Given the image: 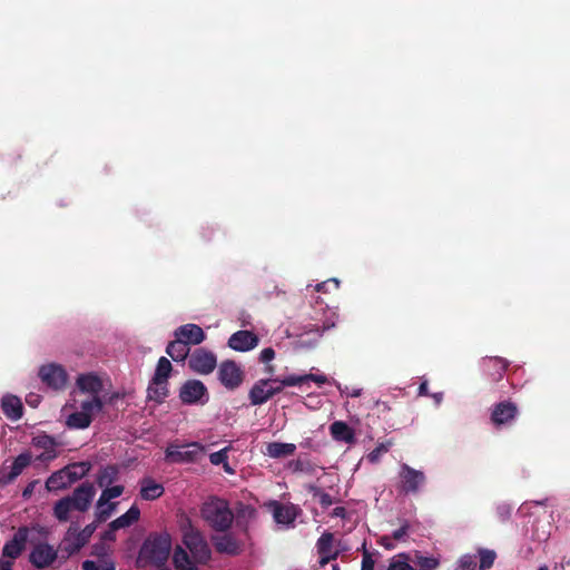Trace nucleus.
<instances>
[{
	"mask_svg": "<svg viewBox=\"0 0 570 570\" xmlns=\"http://www.w3.org/2000/svg\"><path fill=\"white\" fill-rule=\"evenodd\" d=\"M296 445L293 443L271 442L266 444L264 454L274 459L291 456L295 453Z\"/></svg>",
	"mask_w": 570,
	"mask_h": 570,
	"instance_id": "cd10ccee",
	"label": "nucleus"
},
{
	"mask_svg": "<svg viewBox=\"0 0 570 570\" xmlns=\"http://www.w3.org/2000/svg\"><path fill=\"white\" fill-rule=\"evenodd\" d=\"M32 549L29 553L28 560L35 569H47L53 566L58 559V548H53L46 543V541H32Z\"/></svg>",
	"mask_w": 570,
	"mask_h": 570,
	"instance_id": "423d86ee",
	"label": "nucleus"
},
{
	"mask_svg": "<svg viewBox=\"0 0 570 570\" xmlns=\"http://www.w3.org/2000/svg\"><path fill=\"white\" fill-rule=\"evenodd\" d=\"M205 451V446L198 442H193L183 446L169 444L165 451V460L170 464H181V462H196Z\"/></svg>",
	"mask_w": 570,
	"mask_h": 570,
	"instance_id": "0eeeda50",
	"label": "nucleus"
},
{
	"mask_svg": "<svg viewBox=\"0 0 570 570\" xmlns=\"http://www.w3.org/2000/svg\"><path fill=\"white\" fill-rule=\"evenodd\" d=\"M340 287V281L337 278H327L325 282L318 283L314 286V289L317 293H330V291H335Z\"/></svg>",
	"mask_w": 570,
	"mask_h": 570,
	"instance_id": "49530a36",
	"label": "nucleus"
},
{
	"mask_svg": "<svg viewBox=\"0 0 570 570\" xmlns=\"http://www.w3.org/2000/svg\"><path fill=\"white\" fill-rule=\"evenodd\" d=\"M183 544L198 563H207L210 560V547L200 531L191 523L183 529Z\"/></svg>",
	"mask_w": 570,
	"mask_h": 570,
	"instance_id": "20e7f679",
	"label": "nucleus"
},
{
	"mask_svg": "<svg viewBox=\"0 0 570 570\" xmlns=\"http://www.w3.org/2000/svg\"><path fill=\"white\" fill-rule=\"evenodd\" d=\"M289 468H292L294 472H312L313 470L311 461L302 459L292 460L289 462Z\"/></svg>",
	"mask_w": 570,
	"mask_h": 570,
	"instance_id": "09e8293b",
	"label": "nucleus"
},
{
	"mask_svg": "<svg viewBox=\"0 0 570 570\" xmlns=\"http://www.w3.org/2000/svg\"><path fill=\"white\" fill-rule=\"evenodd\" d=\"M81 411L92 417L94 413L100 412L104 409V402L100 397L94 396L91 400L81 402Z\"/></svg>",
	"mask_w": 570,
	"mask_h": 570,
	"instance_id": "a19ab883",
	"label": "nucleus"
},
{
	"mask_svg": "<svg viewBox=\"0 0 570 570\" xmlns=\"http://www.w3.org/2000/svg\"><path fill=\"white\" fill-rule=\"evenodd\" d=\"M39 377L46 386L53 390H61L66 387L68 375L63 366L58 364H47L39 368Z\"/></svg>",
	"mask_w": 570,
	"mask_h": 570,
	"instance_id": "9b49d317",
	"label": "nucleus"
},
{
	"mask_svg": "<svg viewBox=\"0 0 570 570\" xmlns=\"http://www.w3.org/2000/svg\"><path fill=\"white\" fill-rule=\"evenodd\" d=\"M166 352L174 362H184L190 353V346H188L179 336L176 340L168 343Z\"/></svg>",
	"mask_w": 570,
	"mask_h": 570,
	"instance_id": "c85d7f7f",
	"label": "nucleus"
},
{
	"mask_svg": "<svg viewBox=\"0 0 570 570\" xmlns=\"http://www.w3.org/2000/svg\"><path fill=\"white\" fill-rule=\"evenodd\" d=\"M330 432L336 442L355 443V431L344 421H334L330 425Z\"/></svg>",
	"mask_w": 570,
	"mask_h": 570,
	"instance_id": "412c9836",
	"label": "nucleus"
},
{
	"mask_svg": "<svg viewBox=\"0 0 570 570\" xmlns=\"http://www.w3.org/2000/svg\"><path fill=\"white\" fill-rule=\"evenodd\" d=\"M275 356V352L272 346L264 347L263 351H261V363H269Z\"/></svg>",
	"mask_w": 570,
	"mask_h": 570,
	"instance_id": "5fc2aeb1",
	"label": "nucleus"
},
{
	"mask_svg": "<svg viewBox=\"0 0 570 570\" xmlns=\"http://www.w3.org/2000/svg\"><path fill=\"white\" fill-rule=\"evenodd\" d=\"M387 570H413L406 560H393Z\"/></svg>",
	"mask_w": 570,
	"mask_h": 570,
	"instance_id": "603ef678",
	"label": "nucleus"
},
{
	"mask_svg": "<svg viewBox=\"0 0 570 570\" xmlns=\"http://www.w3.org/2000/svg\"><path fill=\"white\" fill-rule=\"evenodd\" d=\"M273 382H282L283 386H303L305 384V375H288L283 379L275 377Z\"/></svg>",
	"mask_w": 570,
	"mask_h": 570,
	"instance_id": "a18cd8bd",
	"label": "nucleus"
},
{
	"mask_svg": "<svg viewBox=\"0 0 570 570\" xmlns=\"http://www.w3.org/2000/svg\"><path fill=\"white\" fill-rule=\"evenodd\" d=\"M32 445L45 450V453L40 455L41 460H51L57 456L56 446L58 443L52 435L46 433L36 435L32 438Z\"/></svg>",
	"mask_w": 570,
	"mask_h": 570,
	"instance_id": "4be33fe9",
	"label": "nucleus"
},
{
	"mask_svg": "<svg viewBox=\"0 0 570 570\" xmlns=\"http://www.w3.org/2000/svg\"><path fill=\"white\" fill-rule=\"evenodd\" d=\"M510 363L500 356H490L483 360V367L492 381H500Z\"/></svg>",
	"mask_w": 570,
	"mask_h": 570,
	"instance_id": "6ab92c4d",
	"label": "nucleus"
},
{
	"mask_svg": "<svg viewBox=\"0 0 570 570\" xmlns=\"http://www.w3.org/2000/svg\"><path fill=\"white\" fill-rule=\"evenodd\" d=\"M259 343L258 335L252 331L240 330L232 334L228 346L237 352H248Z\"/></svg>",
	"mask_w": 570,
	"mask_h": 570,
	"instance_id": "f3484780",
	"label": "nucleus"
},
{
	"mask_svg": "<svg viewBox=\"0 0 570 570\" xmlns=\"http://www.w3.org/2000/svg\"><path fill=\"white\" fill-rule=\"evenodd\" d=\"M417 567L420 570H435L439 567V561L435 558L420 557L417 559Z\"/></svg>",
	"mask_w": 570,
	"mask_h": 570,
	"instance_id": "8fccbe9b",
	"label": "nucleus"
},
{
	"mask_svg": "<svg viewBox=\"0 0 570 570\" xmlns=\"http://www.w3.org/2000/svg\"><path fill=\"white\" fill-rule=\"evenodd\" d=\"M14 560L1 556L0 558V570H13Z\"/></svg>",
	"mask_w": 570,
	"mask_h": 570,
	"instance_id": "052dcab7",
	"label": "nucleus"
},
{
	"mask_svg": "<svg viewBox=\"0 0 570 570\" xmlns=\"http://www.w3.org/2000/svg\"><path fill=\"white\" fill-rule=\"evenodd\" d=\"M77 386L82 392L98 396L102 390V381L95 374H82L77 377Z\"/></svg>",
	"mask_w": 570,
	"mask_h": 570,
	"instance_id": "bb28decb",
	"label": "nucleus"
},
{
	"mask_svg": "<svg viewBox=\"0 0 570 570\" xmlns=\"http://www.w3.org/2000/svg\"><path fill=\"white\" fill-rule=\"evenodd\" d=\"M179 400L185 404L205 403L208 401V390L204 383L197 379L187 380L178 393Z\"/></svg>",
	"mask_w": 570,
	"mask_h": 570,
	"instance_id": "1a4fd4ad",
	"label": "nucleus"
},
{
	"mask_svg": "<svg viewBox=\"0 0 570 570\" xmlns=\"http://www.w3.org/2000/svg\"><path fill=\"white\" fill-rule=\"evenodd\" d=\"M498 514L502 522H505L511 517V507L507 504H501L498 507Z\"/></svg>",
	"mask_w": 570,
	"mask_h": 570,
	"instance_id": "13d9d810",
	"label": "nucleus"
},
{
	"mask_svg": "<svg viewBox=\"0 0 570 570\" xmlns=\"http://www.w3.org/2000/svg\"><path fill=\"white\" fill-rule=\"evenodd\" d=\"M227 448L220 449L215 453L209 454V463L213 465H222L228 459Z\"/></svg>",
	"mask_w": 570,
	"mask_h": 570,
	"instance_id": "3c124183",
	"label": "nucleus"
},
{
	"mask_svg": "<svg viewBox=\"0 0 570 570\" xmlns=\"http://www.w3.org/2000/svg\"><path fill=\"white\" fill-rule=\"evenodd\" d=\"M397 475V490L405 494H416L428 481L424 471L414 469L406 463L400 465Z\"/></svg>",
	"mask_w": 570,
	"mask_h": 570,
	"instance_id": "39448f33",
	"label": "nucleus"
},
{
	"mask_svg": "<svg viewBox=\"0 0 570 570\" xmlns=\"http://www.w3.org/2000/svg\"><path fill=\"white\" fill-rule=\"evenodd\" d=\"M476 559V556H462L456 562V570H475L478 568Z\"/></svg>",
	"mask_w": 570,
	"mask_h": 570,
	"instance_id": "c03bdc74",
	"label": "nucleus"
},
{
	"mask_svg": "<svg viewBox=\"0 0 570 570\" xmlns=\"http://www.w3.org/2000/svg\"><path fill=\"white\" fill-rule=\"evenodd\" d=\"M82 570H116L115 562L111 560H85L82 562Z\"/></svg>",
	"mask_w": 570,
	"mask_h": 570,
	"instance_id": "58836bf2",
	"label": "nucleus"
},
{
	"mask_svg": "<svg viewBox=\"0 0 570 570\" xmlns=\"http://www.w3.org/2000/svg\"><path fill=\"white\" fill-rule=\"evenodd\" d=\"M309 491L314 493V497H318V501L323 508H327L334 503V499L330 493L324 492L316 487H311Z\"/></svg>",
	"mask_w": 570,
	"mask_h": 570,
	"instance_id": "de8ad7c7",
	"label": "nucleus"
},
{
	"mask_svg": "<svg viewBox=\"0 0 570 570\" xmlns=\"http://www.w3.org/2000/svg\"><path fill=\"white\" fill-rule=\"evenodd\" d=\"M479 570H489L493 567L497 559V552L491 549H479Z\"/></svg>",
	"mask_w": 570,
	"mask_h": 570,
	"instance_id": "f704fd0d",
	"label": "nucleus"
},
{
	"mask_svg": "<svg viewBox=\"0 0 570 570\" xmlns=\"http://www.w3.org/2000/svg\"><path fill=\"white\" fill-rule=\"evenodd\" d=\"M173 563L176 570H198V562L179 546L174 549Z\"/></svg>",
	"mask_w": 570,
	"mask_h": 570,
	"instance_id": "b1692460",
	"label": "nucleus"
},
{
	"mask_svg": "<svg viewBox=\"0 0 570 570\" xmlns=\"http://www.w3.org/2000/svg\"><path fill=\"white\" fill-rule=\"evenodd\" d=\"M200 517L215 531H228L234 522V513L228 501L220 497H209L200 507Z\"/></svg>",
	"mask_w": 570,
	"mask_h": 570,
	"instance_id": "7ed1b4c3",
	"label": "nucleus"
},
{
	"mask_svg": "<svg viewBox=\"0 0 570 570\" xmlns=\"http://www.w3.org/2000/svg\"><path fill=\"white\" fill-rule=\"evenodd\" d=\"M26 402L32 406V407H36L37 404L39 403V396L38 395H35V394H30L26 397Z\"/></svg>",
	"mask_w": 570,
	"mask_h": 570,
	"instance_id": "0e129e2a",
	"label": "nucleus"
},
{
	"mask_svg": "<svg viewBox=\"0 0 570 570\" xmlns=\"http://www.w3.org/2000/svg\"><path fill=\"white\" fill-rule=\"evenodd\" d=\"M116 508V503L107 502L106 505H99V500L96 503V522L102 523L109 519Z\"/></svg>",
	"mask_w": 570,
	"mask_h": 570,
	"instance_id": "ea45409f",
	"label": "nucleus"
},
{
	"mask_svg": "<svg viewBox=\"0 0 570 570\" xmlns=\"http://www.w3.org/2000/svg\"><path fill=\"white\" fill-rule=\"evenodd\" d=\"M337 557V552H334L333 554H325L321 556V564L324 567L325 563H327L331 560H335Z\"/></svg>",
	"mask_w": 570,
	"mask_h": 570,
	"instance_id": "338daca9",
	"label": "nucleus"
},
{
	"mask_svg": "<svg viewBox=\"0 0 570 570\" xmlns=\"http://www.w3.org/2000/svg\"><path fill=\"white\" fill-rule=\"evenodd\" d=\"M169 390L167 385H154L147 389L148 399L158 403L163 402L168 396Z\"/></svg>",
	"mask_w": 570,
	"mask_h": 570,
	"instance_id": "37998d69",
	"label": "nucleus"
},
{
	"mask_svg": "<svg viewBox=\"0 0 570 570\" xmlns=\"http://www.w3.org/2000/svg\"><path fill=\"white\" fill-rule=\"evenodd\" d=\"M91 423V416H89L86 412L78 411L71 413L68 416L67 424L72 428L83 429L89 426Z\"/></svg>",
	"mask_w": 570,
	"mask_h": 570,
	"instance_id": "c9c22d12",
	"label": "nucleus"
},
{
	"mask_svg": "<svg viewBox=\"0 0 570 570\" xmlns=\"http://www.w3.org/2000/svg\"><path fill=\"white\" fill-rule=\"evenodd\" d=\"M271 382H273V379H261L255 382L248 393L252 406H261V404L266 403L272 399L271 391L268 389Z\"/></svg>",
	"mask_w": 570,
	"mask_h": 570,
	"instance_id": "a211bd4d",
	"label": "nucleus"
},
{
	"mask_svg": "<svg viewBox=\"0 0 570 570\" xmlns=\"http://www.w3.org/2000/svg\"><path fill=\"white\" fill-rule=\"evenodd\" d=\"M94 483L85 481L69 495L53 503V515L59 522H67L71 511L86 512L96 495Z\"/></svg>",
	"mask_w": 570,
	"mask_h": 570,
	"instance_id": "f257e3e1",
	"label": "nucleus"
},
{
	"mask_svg": "<svg viewBox=\"0 0 570 570\" xmlns=\"http://www.w3.org/2000/svg\"><path fill=\"white\" fill-rule=\"evenodd\" d=\"M117 529L111 528V522L108 525V529L104 532L102 538L107 540H115V532Z\"/></svg>",
	"mask_w": 570,
	"mask_h": 570,
	"instance_id": "680f3d73",
	"label": "nucleus"
},
{
	"mask_svg": "<svg viewBox=\"0 0 570 570\" xmlns=\"http://www.w3.org/2000/svg\"><path fill=\"white\" fill-rule=\"evenodd\" d=\"M125 488L121 485L116 487H105V490L101 492L99 497V505H106L107 502L112 500V498H117L122 494Z\"/></svg>",
	"mask_w": 570,
	"mask_h": 570,
	"instance_id": "79ce46f5",
	"label": "nucleus"
},
{
	"mask_svg": "<svg viewBox=\"0 0 570 570\" xmlns=\"http://www.w3.org/2000/svg\"><path fill=\"white\" fill-rule=\"evenodd\" d=\"M140 515V511L137 504H132L128 508L126 513L117 517L115 521L111 522L112 529H121L127 528L136 522H138Z\"/></svg>",
	"mask_w": 570,
	"mask_h": 570,
	"instance_id": "2f4dec72",
	"label": "nucleus"
},
{
	"mask_svg": "<svg viewBox=\"0 0 570 570\" xmlns=\"http://www.w3.org/2000/svg\"><path fill=\"white\" fill-rule=\"evenodd\" d=\"M31 455L29 453H22L14 458L10 471L7 475L0 476V483H9L14 481L22 471L31 464Z\"/></svg>",
	"mask_w": 570,
	"mask_h": 570,
	"instance_id": "393cba45",
	"label": "nucleus"
},
{
	"mask_svg": "<svg viewBox=\"0 0 570 570\" xmlns=\"http://www.w3.org/2000/svg\"><path fill=\"white\" fill-rule=\"evenodd\" d=\"M30 528L20 527L10 540L6 541L2 547V556L9 559H18L26 550L27 541L29 540Z\"/></svg>",
	"mask_w": 570,
	"mask_h": 570,
	"instance_id": "f8f14e48",
	"label": "nucleus"
},
{
	"mask_svg": "<svg viewBox=\"0 0 570 570\" xmlns=\"http://www.w3.org/2000/svg\"><path fill=\"white\" fill-rule=\"evenodd\" d=\"M333 542H334V534L330 532L323 533L317 542V551L320 556H325V553H334L333 552Z\"/></svg>",
	"mask_w": 570,
	"mask_h": 570,
	"instance_id": "e433bc0d",
	"label": "nucleus"
},
{
	"mask_svg": "<svg viewBox=\"0 0 570 570\" xmlns=\"http://www.w3.org/2000/svg\"><path fill=\"white\" fill-rule=\"evenodd\" d=\"M1 409L4 415L11 420H20L23 415V405L19 397L14 395H6L2 397Z\"/></svg>",
	"mask_w": 570,
	"mask_h": 570,
	"instance_id": "5701e85b",
	"label": "nucleus"
},
{
	"mask_svg": "<svg viewBox=\"0 0 570 570\" xmlns=\"http://www.w3.org/2000/svg\"><path fill=\"white\" fill-rule=\"evenodd\" d=\"M217 376L224 387L234 391L242 386L245 374L240 365L227 358L219 363Z\"/></svg>",
	"mask_w": 570,
	"mask_h": 570,
	"instance_id": "6e6552de",
	"label": "nucleus"
},
{
	"mask_svg": "<svg viewBox=\"0 0 570 570\" xmlns=\"http://www.w3.org/2000/svg\"><path fill=\"white\" fill-rule=\"evenodd\" d=\"M118 478V469L116 465H107L106 468L101 469L96 478V482L99 488L109 487V484H112L115 481H117Z\"/></svg>",
	"mask_w": 570,
	"mask_h": 570,
	"instance_id": "72a5a7b5",
	"label": "nucleus"
},
{
	"mask_svg": "<svg viewBox=\"0 0 570 570\" xmlns=\"http://www.w3.org/2000/svg\"><path fill=\"white\" fill-rule=\"evenodd\" d=\"M70 484L66 468L55 471L45 482V487L48 491L63 490L70 487Z\"/></svg>",
	"mask_w": 570,
	"mask_h": 570,
	"instance_id": "c756f323",
	"label": "nucleus"
},
{
	"mask_svg": "<svg viewBox=\"0 0 570 570\" xmlns=\"http://www.w3.org/2000/svg\"><path fill=\"white\" fill-rule=\"evenodd\" d=\"M99 523H97V519L95 520V522L90 523V524H87L83 527V529L80 530L82 537L85 538V540L88 542L89 539L92 537V534L95 533V531L97 530V525Z\"/></svg>",
	"mask_w": 570,
	"mask_h": 570,
	"instance_id": "864d4df0",
	"label": "nucleus"
},
{
	"mask_svg": "<svg viewBox=\"0 0 570 570\" xmlns=\"http://www.w3.org/2000/svg\"><path fill=\"white\" fill-rule=\"evenodd\" d=\"M519 414V409L514 402L501 401L497 403L490 415L491 422L495 426L511 424Z\"/></svg>",
	"mask_w": 570,
	"mask_h": 570,
	"instance_id": "2eb2a0df",
	"label": "nucleus"
},
{
	"mask_svg": "<svg viewBox=\"0 0 570 570\" xmlns=\"http://www.w3.org/2000/svg\"><path fill=\"white\" fill-rule=\"evenodd\" d=\"M392 537H383L382 540H381V544L385 548V549H394V544L392 542Z\"/></svg>",
	"mask_w": 570,
	"mask_h": 570,
	"instance_id": "69168bd1",
	"label": "nucleus"
},
{
	"mask_svg": "<svg viewBox=\"0 0 570 570\" xmlns=\"http://www.w3.org/2000/svg\"><path fill=\"white\" fill-rule=\"evenodd\" d=\"M362 570H375V561L371 557L368 552L365 551L363 561H362Z\"/></svg>",
	"mask_w": 570,
	"mask_h": 570,
	"instance_id": "4d7b16f0",
	"label": "nucleus"
},
{
	"mask_svg": "<svg viewBox=\"0 0 570 570\" xmlns=\"http://www.w3.org/2000/svg\"><path fill=\"white\" fill-rule=\"evenodd\" d=\"M417 392H419V395H421V396H426V395H429V383H428V381H423V382L420 384V386H419V389H417Z\"/></svg>",
	"mask_w": 570,
	"mask_h": 570,
	"instance_id": "e2e57ef3",
	"label": "nucleus"
},
{
	"mask_svg": "<svg viewBox=\"0 0 570 570\" xmlns=\"http://www.w3.org/2000/svg\"><path fill=\"white\" fill-rule=\"evenodd\" d=\"M189 368L200 375H209L217 366V356L204 347H197L189 355Z\"/></svg>",
	"mask_w": 570,
	"mask_h": 570,
	"instance_id": "9d476101",
	"label": "nucleus"
},
{
	"mask_svg": "<svg viewBox=\"0 0 570 570\" xmlns=\"http://www.w3.org/2000/svg\"><path fill=\"white\" fill-rule=\"evenodd\" d=\"M66 468L70 483L76 482L85 478L91 469V464L88 461H80L79 463L69 464Z\"/></svg>",
	"mask_w": 570,
	"mask_h": 570,
	"instance_id": "473e14b6",
	"label": "nucleus"
},
{
	"mask_svg": "<svg viewBox=\"0 0 570 570\" xmlns=\"http://www.w3.org/2000/svg\"><path fill=\"white\" fill-rule=\"evenodd\" d=\"M175 336L181 337L184 342L189 346V344L197 345L204 342L206 334L198 325L188 323L187 325L179 326L175 331Z\"/></svg>",
	"mask_w": 570,
	"mask_h": 570,
	"instance_id": "aec40b11",
	"label": "nucleus"
},
{
	"mask_svg": "<svg viewBox=\"0 0 570 570\" xmlns=\"http://www.w3.org/2000/svg\"><path fill=\"white\" fill-rule=\"evenodd\" d=\"M269 507L275 522L283 525H293L295 519L302 513L299 507L293 503L272 501Z\"/></svg>",
	"mask_w": 570,
	"mask_h": 570,
	"instance_id": "4468645a",
	"label": "nucleus"
},
{
	"mask_svg": "<svg viewBox=\"0 0 570 570\" xmlns=\"http://www.w3.org/2000/svg\"><path fill=\"white\" fill-rule=\"evenodd\" d=\"M165 489L161 483L155 481L151 478H144L140 481V491L139 494L142 500L154 501L157 500L163 493Z\"/></svg>",
	"mask_w": 570,
	"mask_h": 570,
	"instance_id": "a878e982",
	"label": "nucleus"
},
{
	"mask_svg": "<svg viewBox=\"0 0 570 570\" xmlns=\"http://www.w3.org/2000/svg\"><path fill=\"white\" fill-rule=\"evenodd\" d=\"M86 544L87 541L82 537L78 527L71 524L59 544V550L65 552V558H69L73 556V553H77L81 548L86 547Z\"/></svg>",
	"mask_w": 570,
	"mask_h": 570,
	"instance_id": "dca6fc26",
	"label": "nucleus"
},
{
	"mask_svg": "<svg viewBox=\"0 0 570 570\" xmlns=\"http://www.w3.org/2000/svg\"><path fill=\"white\" fill-rule=\"evenodd\" d=\"M223 534L212 535L210 541L215 550L226 556L236 557L240 556L243 546L234 534L222 532Z\"/></svg>",
	"mask_w": 570,
	"mask_h": 570,
	"instance_id": "ddd939ff",
	"label": "nucleus"
},
{
	"mask_svg": "<svg viewBox=\"0 0 570 570\" xmlns=\"http://www.w3.org/2000/svg\"><path fill=\"white\" fill-rule=\"evenodd\" d=\"M277 384H278L277 386H269L268 385L272 399L274 397V395H277V393H281L284 390V386H283L282 383H277Z\"/></svg>",
	"mask_w": 570,
	"mask_h": 570,
	"instance_id": "774afa93",
	"label": "nucleus"
},
{
	"mask_svg": "<svg viewBox=\"0 0 570 570\" xmlns=\"http://www.w3.org/2000/svg\"><path fill=\"white\" fill-rule=\"evenodd\" d=\"M394 442L392 439H389L385 442L379 443L375 449L371 451V453L367 454V460L375 464V462H379L381 456L383 454H386L390 449L393 446Z\"/></svg>",
	"mask_w": 570,
	"mask_h": 570,
	"instance_id": "4c0bfd02",
	"label": "nucleus"
},
{
	"mask_svg": "<svg viewBox=\"0 0 570 570\" xmlns=\"http://www.w3.org/2000/svg\"><path fill=\"white\" fill-rule=\"evenodd\" d=\"M171 364L166 356H160L158 358V364L155 371V375L151 380L153 385H168V379L171 373Z\"/></svg>",
	"mask_w": 570,
	"mask_h": 570,
	"instance_id": "7c9ffc66",
	"label": "nucleus"
},
{
	"mask_svg": "<svg viewBox=\"0 0 570 570\" xmlns=\"http://www.w3.org/2000/svg\"><path fill=\"white\" fill-rule=\"evenodd\" d=\"M314 381L318 385L326 383L327 377L325 375L305 374V382Z\"/></svg>",
	"mask_w": 570,
	"mask_h": 570,
	"instance_id": "bf43d9fd",
	"label": "nucleus"
},
{
	"mask_svg": "<svg viewBox=\"0 0 570 570\" xmlns=\"http://www.w3.org/2000/svg\"><path fill=\"white\" fill-rule=\"evenodd\" d=\"M409 524L405 522L400 528L393 531L392 538L394 540H403L407 535Z\"/></svg>",
	"mask_w": 570,
	"mask_h": 570,
	"instance_id": "6e6d98bb",
	"label": "nucleus"
},
{
	"mask_svg": "<svg viewBox=\"0 0 570 570\" xmlns=\"http://www.w3.org/2000/svg\"><path fill=\"white\" fill-rule=\"evenodd\" d=\"M171 537L167 532L149 533L138 551V563L164 567L170 557Z\"/></svg>",
	"mask_w": 570,
	"mask_h": 570,
	"instance_id": "f03ea898",
	"label": "nucleus"
}]
</instances>
